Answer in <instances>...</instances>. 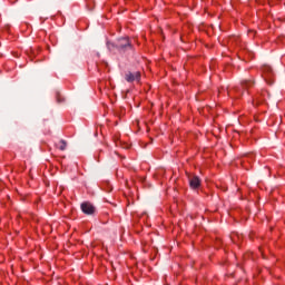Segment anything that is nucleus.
<instances>
[{"mask_svg": "<svg viewBox=\"0 0 285 285\" xmlns=\"http://www.w3.org/2000/svg\"><path fill=\"white\" fill-rule=\"evenodd\" d=\"M189 185L193 190H197V188L202 186V179H199V177L197 176H193L191 178H189Z\"/></svg>", "mask_w": 285, "mask_h": 285, "instance_id": "20e7f679", "label": "nucleus"}, {"mask_svg": "<svg viewBox=\"0 0 285 285\" xmlns=\"http://www.w3.org/2000/svg\"><path fill=\"white\" fill-rule=\"evenodd\" d=\"M262 0H257V3H261Z\"/></svg>", "mask_w": 285, "mask_h": 285, "instance_id": "1a4fd4ad", "label": "nucleus"}, {"mask_svg": "<svg viewBox=\"0 0 285 285\" xmlns=\"http://www.w3.org/2000/svg\"><path fill=\"white\" fill-rule=\"evenodd\" d=\"M116 48L121 52H126V50H132V45L130 43V40H128V38H120L116 42Z\"/></svg>", "mask_w": 285, "mask_h": 285, "instance_id": "f257e3e1", "label": "nucleus"}, {"mask_svg": "<svg viewBox=\"0 0 285 285\" xmlns=\"http://www.w3.org/2000/svg\"><path fill=\"white\" fill-rule=\"evenodd\" d=\"M125 81H127L128 83H132V81H137V83H139L141 81V72L140 71H127L125 73Z\"/></svg>", "mask_w": 285, "mask_h": 285, "instance_id": "f03ea898", "label": "nucleus"}, {"mask_svg": "<svg viewBox=\"0 0 285 285\" xmlns=\"http://www.w3.org/2000/svg\"><path fill=\"white\" fill-rule=\"evenodd\" d=\"M108 50H112L114 48H117V43L115 42H107Z\"/></svg>", "mask_w": 285, "mask_h": 285, "instance_id": "423d86ee", "label": "nucleus"}, {"mask_svg": "<svg viewBox=\"0 0 285 285\" xmlns=\"http://www.w3.org/2000/svg\"><path fill=\"white\" fill-rule=\"evenodd\" d=\"M56 97H57L58 104H61V101H63V96H61V94L57 92Z\"/></svg>", "mask_w": 285, "mask_h": 285, "instance_id": "0eeeda50", "label": "nucleus"}, {"mask_svg": "<svg viewBox=\"0 0 285 285\" xmlns=\"http://www.w3.org/2000/svg\"><path fill=\"white\" fill-rule=\"evenodd\" d=\"M80 208L85 215H95V212L97 210L95 205H92L90 202H83L80 205Z\"/></svg>", "mask_w": 285, "mask_h": 285, "instance_id": "7ed1b4c3", "label": "nucleus"}, {"mask_svg": "<svg viewBox=\"0 0 285 285\" xmlns=\"http://www.w3.org/2000/svg\"><path fill=\"white\" fill-rule=\"evenodd\" d=\"M271 71H272L271 67H265L264 72H271Z\"/></svg>", "mask_w": 285, "mask_h": 285, "instance_id": "6e6552de", "label": "nucleus"}, {"mask_svg": "<svg viewBox=\"0 0 285 285\" xmlns=\"http://www.w3.org/2000/svg\"><path fill=\"white\" fill-rule=\"evenodd\" d=\"M59 150H66L68 142L66 140H59V142L56 145Z\"/></svg>", "mask_w": 285, "mask_h": 285, "instance_id": "39448f33", "label": "nucleus"}]
</instances>
